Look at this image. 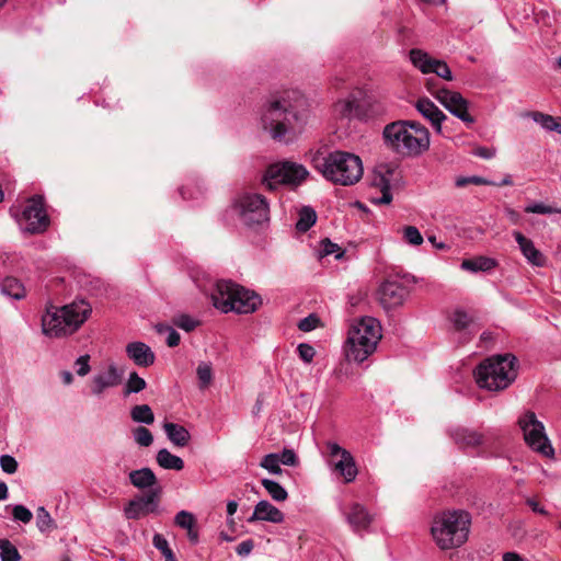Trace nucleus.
I'll return each mask as SVG.
<instances>
[{
    "label": "nucleus",
    "instance_id": "obj_1",
    "mask_svg": "<svg viewBox=\"0 0 561 561\" xmlns=\"http://www.w3.org/2000/svg\"><path fill=\"white\" fill-rule=\"evenodd\" d=\"M311 116L310 104L305 95L297 91H285L271 100L263 110L262 125L275 140L287 135L300 133Z\"/></svg>",
    "mask_w": 561,
    "mask_h": 561
},
{
    "label": "nucleus",
    "instance_id": "obj_2",
    "mask_svg": "<svg viewBox=\"0 0 561 561\" xmlns=\"http://www.w3.org/2000/svg\"><path fill=\"white\" fill-rule=\"evenodd\" d=\"M312 167L333 184L350 186L363 176L362 159L347 151L317 152L311 159Z\"/></svg>",
    "mask_w": 561,
    "mask_h": 561
},
{
    "label": "nucleus",
    "instance_id": "obj_3",
    "mask_svg": "<svg viewBox=\"0 0 561 561\" xmlns=\"http://www.w3.org/2000/svg\"><path fill=\"white\" fill-rule=\"evenodd\" d=\"M91 311V306L84 300L60 308L49 306L42 316V332L48 337L70 335L84 323Z\"/></svg>",
    "mask_w": 561,
    "mask_h": 561
},
{
    "label": "nucleus",
    "instance_id": "obj_4",
    "mask_svg": "<svg viewBox=\"0 0 561 561\" xmlns=\"http://www.w3.org/2000/svg\"><path fill=\"white\" fill-rule=\"evenodd\" d=\"M382 337V328L378 319L362 317L348 329L345 342V356L348 362L364 363L377 348Z\"/></svg>",
    "mask_w": 561,
    "mask_h": 561
},
{
    "label": "nucleus",
    "instance_id": "obj_5",
    "mask_svg": "<svg viewBox=\"0 0 561 561\" xmlns=\"http://www.w3.org/2000/svg\"><path fill=\"white\" fill-rule=\"evenodd\" d=\"M470 525L471 516L468 512L445 511L434 517L431 534L442 550L455 549L468 540Z\"/></svg>",
    "mask_w": 561,
    "mask_h": 561
},
{
    "label": "nucleus",
    "instance_id": "obj_6",
    "mask_svg": "<svg viewBox=\"0 0 561 561\" xmlns=\"http://www.w3.org/2000/svg\"><path fill=\"white\" fill-rule=\"evenodd\" d=\"M211 300L215 308L224 313H251L261 304L260 297L244 287L231 282L219 280L211 293Z\"/></svg>",
    "mask_w": 561,
    "mask_h": 561
},
{
    "label": "nucleus",
    "instance_id": "obj_7",
    "mask_svg": "<svg viewBox=\"0 0 561 561\" xmlns=\"http://www.w3.org/2000/svg\"><path fill=\"white\" fill-rule=\"evenodd\" d=\"M516 357L510 354L485 359L474 370V378L480 388L500 391L507 388L516 378Z\"/></svg>",
    "mask_w": 561,
    "mask_h": 561
},
{
    "label": "nucleus",
    "instance_id": "obj_8",
    "mask_svg": "<svg viewBox=\"0 0 561 561\" xmlns=\"http://www.w3.org/2000/svg\"><path fill=\"white\" fill-rule=\"evenodd\" d=\"M385 141L397 153L403 156H417L430 146L428 130H411L409 121H398L388 124L383 129Z\"/></svg>",
    "mask_w": 561,
    "mask_h": 561
},
{
    "label": "nucleus",
    "instance_id": "obj_9",
    "mask_svg": "<svg viewBox=\"0 0 561 561\" xmlns=\"http://www.w3.org/2000/svg\"><path fill=\"white\" fill-rule=\"evenodd\" d=\"M309 175V171L300 163L293 161H279L267 167L262 184L268 191H275L279 186L297 187L301 185Z\"/></svg>",
    "mask_w": 561,
    "mask_h": 561
},
{
    "label": "nucleus",
    "instance_id": "obj_10",
    "mask_svg": "<svg viewBox=\"0 0 561 561\" xmlns=\"http://www.w3.org/2000/svg\"><path fill=\"white\" fill-rule=\"evenodd\" d=\"M518 425L523 432L525 443L531 450L548 458L554 456V449L546 434L545 425L534 412H525L518 419Z\"/></svg>",
    "mask_w": 561,
    "mask_h": 561
},
{
    "label": "nucleus",
    "instance_id": "obj_11",
    "mask_svg": "<svg viewBox=\"0 0 561 561\" xmlns=\"http://www.w3.org/2000/svg\"><path fill=\"white\" fill-rule=\"evenodd\" d=\"M241 221L247 226L262 225L270 220V204L265 196L254 192H244L236 199Z\"/></svg>",
    "mask_w": 561,
    "mask_h": 561
},
{
    "label": "nucleus",
    "instance_id": "obj_12",
    "mask_svg": "<svg viewBox=\"0 0 561 561\" xmlns=\"http://www.w3.org/2000/svg\"><path fill=\"white\" fill-rule=\"evenodd\" d=\"M20 229L27 233H42L49 226V217L44 207V199L39 195L31 197L21 215L16 216Z\"/></svg>",
    "mask_w": 561,
    "mask_h": 561
},
{
    "label": "nucleus",
    "instance_id": "obj_13",
    "mask_svg": "<svg viewBox=\"0 0 561 561\" xmlns=\"http://www.w3.org/2000/svg\"><path fill=\"white\" fill-rule=\"evenodd\" d=\"M397 167L393 163H381L375 168L369 202L374 205H388L392 202L391 183Z\"/></svg>",
    "mask_w": 561,
    "mask_h": 561
},
{
    "label": "nucleus",
    "instance_id": "obj_14",
    "mask_svg": "<svg viewBox=\"0 0 561 561\" xmlns=\"http://www.w3.org/2000/svg\"><path fill=\"white\" fill-rule=\"evenodd\" d=\"M427 90L431 94L454 116L463 123L471 125L474 123L473 116L468 112L469 102L461 95L460 92L453 91L446 88L434 90L431 81L426 83Z\"/></svg>",
    "mask_w": 561,
    "mask_h": 561
},
{
    "label": "nucleus",
    "instance_id": "obj_15",
    "mask_svg": "<svg viewBox=\"0 0 561 561\" xmlns=\"http://www.w3.org/2000/svg\"><path fill=\"white\" fill-rule=\"evenodd\" d=\"M327 448L329 454L328 462L332 471L343 478L345 483L353 482L358 471L351 453L334 442H329Z\"/></svg>",
    "mask_w": 561,
    "mask_h": 561
},
{
    "label": "nucleus",
    "instance_id": "obj_16",
    "mask_svg": "<svg viewBox=\"0 0 561 561\" xmlns=\"http://www.w3.org/2000/svg\"><path fill=\"white\" fill-rule=\"evenodd\" d=\"M409 294V288L397 279H387L378 289L379 302L386 310L402 306Z\"/></svg>",
    "mask_w": 561,
    "mask_h": 561
},
{
    "label": "nucleus",
    "instance_id": "obj_17",
    "mask_svg": "<svg viewBox=\"0 0 561 561\" xmlns=\"http://www.w3.org/2000/svg\"><path fill=\"white\" fill-rule=\"evenodd\" d=\"M160 490H151L149 493L131 500L124 508V514L127 519H138L141 516L153 512L157 507V500Z\"/></svg>",
    "mask_w": 561,
    "mask_h": 561
},
{
    "label": "nucleus",
    "instance_id": "obj_18",
    "mask_svg": "<svg viewBox=\"0 0 561 561\" xmlns=\"http://www.w3.org/2000/svg\"><path fill=\"white\" fill-rule=\"evenodd\" d=\"M332 115L335 121L341 123H350L352 121H360V102L354 94L337 100L332 107Z\"/></svg>",
    "mask_w": 561,
    "mask_h": 561
},
{
    "label": "nucleus",
    "instance_id": "obj_19",
    "mask_svg": "<svg viewBox=\"0 0 561 561\" xmlns=\"http://www.w3.org/2000/svg\"><path fill=\"white\" fill-rule=\"evenodd\" d=\"M123 373L112 363L103 371L95 374L92 378L91 392L95 397H101L108 388L118 386L122 381Z\"/></svg>",
    "mask_w": 561,
    "mask_h": 561
},
{
    "label": "nucleus",
    "instance_id": "obj_20",
    "mask_svg": "<svg viewBox=\"0 0 561 561\" xmlns=\"http://www.w3.org/2000/svg\"><path fill=\"white\" fill-rule=\"evenodd\" d=\"M343 515L352 530L356 534L368 530L374 520L373 515L359 503L351 504L346 511H343Z\"/></svg>",
    "mask_w": 561,
    "mask_h": 561
},
{
    "label": "nucleus",
    "instance_id": "obj_21",
    "mask_svg": "<svg viewBox=\"0 0 561 561\" xmlns=\"http://www.w3.org/2000/svg\"><path fill=\"white\" fill-rule=\"evenodd\" d=\"M449 435L451 439L458 445L459 448L463 450L474 449L484 444L485 437L483 434L478 431L456 426L449 430Z\"/></svg>",
    "mask_w": 561,
    "mask_h": 561
},
{
    "label": "nucleus",
    "instance_id": "obj_22",
    "mask_svg": "<svg viewBox=\"0 0 561 561\" xmlns=\"http://www.w3.org/2000/svg\"><path fill=\"white\" fill-rule=\"evenodd\" d=\"M415 108L425 119L431 123L432 127L437 134L443 133L442 124L448 117L434 104V102L427 98L419 99L415 103Z\"/></svg>",
    "mask_w": 561,
    "mask_h": 561
},
{
    "label": "nucleus",
    "instance_id": "obj_23",
    "mask_svg": "<svg viewBox=\"0 0 561 561\" xmlns=\"http://www.w3.org/2000/svg\"><path fill=\"white\" fill-rule=\"evenodd\" d=\"M250 523L255 520L280 524L285 520L284 513L266 500H262L254 506L252 515L248 519Z\"/></svg>",
    "mask_w": 561,
    "mask_h": 561
},
{
    "label": "nucleus",
    "instance_id": "obj_24",
    "mask_svg": "<svg viewBox=\"0 0 561 561\" xmlns=\"http://www.w3.org/2000/svg\"><path fill=\"white\" fill-rule=\"evenodd\" d=\"M127 356L139 367H148L154 363L156 356L144 342H131L126 345Z\"/></svg>",
    "mask_w": 561,
    "mask_h": 561
},
{
    "label": "nucleus",
    "instance_id": "obj_25",
    "mask_svg": "<svg viewBox=\"0 0 561 561\" xmlns=\"http://www.w3.org/2000/svg\"><path fill=\"white\" fill-rule=\"evenodd\" d=\"M513 237L517 242L523 255L530 264L535 266H542L545 264V257L542 253L536 249L534 242L530 239L526 238L522 232L517 230L513 231Z\"/></svg>",
    "mask_w": 561,
    "mask_h": 561
},
{
    "label": "nucleus",
    "instance_id": "obj_26",
    "mask_svg": "<svg viewBox=\"0 0 561 561\" xmlns=\"http://www.w3.org/2000/svg\"><path fill=\"white\" fill-rule=\"evenodd\" d=\"M162 427L168 439L174 446L183 448L190 443L191 434L183 425L172 422H164Z\"/></svg>",
    "mask_w": 561,
    "mask_h": 561
},
{
    "label": "nucleus",
    "instance_id": "obj_27",
    "mask_svg": "<svg viewBox=\"0 0 561 561\" xmlns=\"http://www.w3.org/2000/svg\"><path fill=\"white\" fill-rule=\"evenodd\" d=\"M387 113L386 104L376 98L367 96L360 102V116L362 122H367L380 117Z\"/></svg>",
    "mask_w": 561,
    "mask_h": 561
},
{
    "label": "nucleus",
    "instance_id": "obj_28",
    "mask_svg": "<svg viewBox=\"0 0 561 561\" xmlns=\"http://www.w3.org/2000/svg\"><path fill=\"white\" fill-rule=\"evenodd\" d=\"M129 481L139 490L152 488L158 483L154 472L147 467L130 471Z\"/></svg>",
    "mask_w": 561,
    "mask_h": 561
},
{
    "label": "nucleus",
    "instance_id": "obj_29",
    "mask_svg": "<svg viewBox=\"0 0 561 561\" xmlns=\"http://www.w3.org/2000/svg\"><path fill=\"white\" fill-rule=\"evenodd\" d=\"M410 61L422 73H432L433 65L436 59L420 48H412L409 53Z\"/></svg>",
    "mask_w": 561,
    "mask_h": 561
},
{
    "label": "nucleus",
    "instance_id": "obj_30",
    "mask_svg": "<svg viewBox=\"0 0 561 561\" xmlns=\"http://www.w3.org/2000/svg\"><path fill=\"white\" fill-rule=\"evenodd\" d=\"M157 463L165 470L180 471L184 468V461L181 457L173 455L169 449L161 448L156 456Z\"/></svg>",
    "mask_w": 561,
    "mask_h": 561
},
{
    "label": "nucleus",
    "instance_id": "obj_31",
    "mask_svg": "<svg viewBox=\"0 0 561 561\" xmlns=\"http://www.w3.org/2000/svg\"><path fill=\"white\" fill-rule=\"evenodd\" d=\"M0 291L4 296L20 300L25 297L24 285L15 277H5L0 282Z\"/></svg>",
    "mask_w": 561,
    "mask_h": 561
},
{
    "label": "nucleus",
    "instance_id": "obj_32",
    "mask_svg": "<svg viewBox=\"0 0 561 561\" xmlns=\"http://www.w3.org/2000/svg\"><path fill=\"white\" fill-rule=\"evenodd\" d=\"M496 262L494 259L486 256H479L476 259L463 260L461 262V268L465 271H469L472 273L477 272H488L494 268Z\"/></svg>",
    "mask_w": 561,
    "mask_h": 561
},
{
    "label": "nucleus",
    "instance_id": "obj_33",
    "mask_svg": "<svg viewBox=\"0 0 561 561\" xmlns=\"http://www.w3.org/2000/svg\"><path fill=\"white\" fill-rule=\"evenodd\" d=\"M317 221L316 210L310 206H305L299 210L296 229L299 232H307Z\"/></svg>",
    "mask_w": 561,
    "mask_h": 561
},
{
    "label": "nucleus",
    "instance_id": "obj_34",
    "mask_svg": "<svg viewBox=\"0 0 561 561\" xmlns=\"http://www.w3.org/2000/svg\"><path fill=\"white\" fill-rule=\"evenodd\" d=\"M130 417L135 423L150 425L154 422V414L148 404H137L130 409Z\"/></svg>",
    "mask_w": 561,
    "mask_h": 561
},
{
    "label": "nucleus",
    "instance_id": "obj_35",
    "mask_svg": "<svg viewBox=\"0 0 561 561\" xmlns=\"http://www.w3.org/2000/svg\"><path fill=\"white\" fill-rule=\"evenodd\" d=\"M261 483L274 501L284 502L288 499V492L278 482L265 478Z\"/></svg>",
    "mask_w": 561,
    "mask_h": 561
},
{
    "label": "nucleus",
    "instance_id": "obj_36",
    "mask_svg": "<svg viewBox=\"0 0 561 561\" xmlns=\"http://www.w3.org/2000/svg\"><path fill=\"white\" fill-rule=\"evenodd\" d=\"M533 119L538 125H540L543 129L549 130V131H557V133L561 134V119L560 118H556L548 114L535 112L533 114Z\"/></svg>",
    "mask_w": 561,
    "mask_h": 561
},
{
    "label": "nucleus",
    "instance_id": "obj_37",
    "mask_svg": "<svg viewBox=\"0 0 561 561\" xmlns=\"http://www.w3.org/2000/svg\"><path fill=\"white\" fill-rule=\"evenodd\" d=\"M36 526L41 533H49L56 528V524L44 506L36 511Z\"/></svg>",
    "mask_w": 561,
    "mask_h": 561
},
{
    "label": "nucleus",
    "instance_id": "obj_38",
    "mask_svg": "<svg viewBox=\"0 0 561 561\" xmlns=\"http://www.w3.org/2000/svg\"><path fill=\"white\" fill-rule=\"evenodd\" d=\"M147 387V382L136 371L129 374L128 379L124 387V396L131 393H139Z\"/></svg>",
    "mask_w": 561,
    "mask_h": 561
},
{
    "label": "nucleus",
    "instance_id": "obj_39",
    "mask_svg": "<svg viewBox=\"0 0 561 561\" xmlns=\"http://www.w3.org/2000/svg\"><path fill=\"white\" fill-rule=\"evenodd\" d=\"M1 561H20L21 554L16 547L8 539H0Z\"/></svg>",
    "mask_w": 561,
    "mask_h": 561
},
{
    "label": "nucleus",
    "instance_id": "obj_40",
    "mask_svg": "<svg viewBox=\"0 0 561 561\" xmlns=\"http://www.w3.org/2000/svg\"><path fill=\"white\" fill-rule=\"evenodd\" d=\"M199 381V388L205 389L213 380V368L210 363L202 362L196 369Z\"/></svg>",
    "mask_w": 561,
    "mask_h": 561
},
{
    "label": "nucleus",
    "instance_id": "obj_41",
    "mask_svg": "<svg viewBox=\"0 0 561 561\" xmlns=\"http://www.w3.org/2000/svg\"><path fill=\"white\" fill-rule=\"evenodd\" d=\"M134 440L140 447H149L153 443V436L151 432L145 426H138L133 430Z\"/></svg>",
    "mask_w": 561,
    "mask_h": 561
},
{
    "label": "nucleus",
    "instance_id": "obj_42",
    "mask_svg": "<svg viewBox=\"0 0 561 561\" xmlns=\"http://www.w3.org/2000/svg\"><path fill=\"white\" fill-rule=\"evenodd\" d=\"M260 466L273 474H280L283 472L278 456L274 453L264 456L260 462Z\"/></svg>",
    "mask_w": 561,
    "mask_h": 561
},
{
    "label": "nucleus",
    "instance_id": "obj_43",
    "mask_svg": "<svg viewBox=\"0 0 561 561\" xmlns=\"http://www.w3.org/2000/svg\"><path fill=\"white\" fill-rule=\"evenodd\" d=\"M525 211L528 214H541V215H551V214H560L561 210L552 205H546L541 202H535L528 204L525 207Z\"/></svg>",
    "mask_w": 561,
    "mask_h": 561
},
{
    "label": "nucleus",
    "instance_id": "obj_44",
    "mask_svg": "<svg viewBox=\"0 0 561 561\" xmlns=\"http://www.w3.org/2000/svg\"><path fill=\"white\" fill-rule=\"evenodd\" d=\"M153 546L157 548L163 557L165 558V561H176L174 553L169 547L168 540L160 534H156L153 536Z\"/></svg>",
    "mask_w": 561,
    "mask_h": 561
},
{
    "label": "nucleus",
    "instance_id": "obj_45",
    "mask_svg": "<svg viewBox=\"0 0 561 561\" xmlns=\"http://www.w3.org/2000/svg\"><path fill=\"white\" fill-rule=\"evenodd\" d=\"M450 320L456 331H463L468 329L471 323V318L468 313L459 309L453 313Z\"/></svg>",
    "mask_w": 561,
    "mask_h": 561
},
{
    "label": "nucleus",
    "instance_id": "obj_46",
    "mask_svg": "<svg viewBox=\"0 0 561 561\" xmlns=\"http://www.w3.org/2000/svg\"><path fill=\"white\" fill-rule=\"evenodd\" d=\"M173 323L186 332L193 331L199 324L193 317L184 313L174 317Z\"/></svg>",
    "mask_w": 561,
    "mask_h": 561
},
{
    "label": "nucleus",
    "instance_id": "obj_47",
    "mask_svg": "<svg viewBox=\"0 0 561 561\" xmlns=\"http://www.w3.org/2000/svg\"><path fill=\"white\" fill-rule=\"evenodd\" d=\"M403 238L411 245H421L424 241L420 230L414 226L403 228Z\"/></svg>",
    "mask_w": 561,
    "mask_h": 561
},
{
    "label": "nucleus",
    "instance_id": "obj_48",
    "mask_svg": "<svg viewBox=\"0 0 561 561\" xmlns=\"http://www.w3.org/2000/svg\"><path fill=\"white\" fill-rule=\"evenodd\" d=\"M174 523L176 526L187 529L192 528V526H195V517L192 513L187 511H180L174 518Z\"/></svg>",
    "mask_w": 561,
    "mask_h": 561
},
{
    "label": "nucleus",
    "instance_id": "obj_49",
    "mask_svg": "<svg viewBox=\"0 0 561 561\" xmlns=\"http://www.w3.org/2000/svg\"><path fill=\"white\" fill-rule=\"evenodd\" d=\"M433 62H434V65H433V68H432L433 69L432 73H435L439 78L445 79L447 81H453L454 80V76L451 73V70H450V68L448 67V65L445 61L436 59Z\"/></svg>",
    "mask_w": 561,
    "mask_h": 561
},
{
    "label": "nucleus",
    "instance_id": "obj_50",
    "mask_svg": "<svg viewBox=\"0 0 561 561\" xmlns=\"http://www.w3.org/2000/svg\"><path fill=\"white\" fill-rule=\"evenodd\" d=\"M12 515L14 520L21 522L23 524H28L33 518L32 512L22 504H16L13 506Z\"/></svg>",
    "mask_w": 561,
    "mask_h": 561
},
{
    "label": "nucleus",
    "instance_id": "obj_51",
    "mask_svg": "<svg viewBox=\"0 0 561 561\" xmlns=\"http://www.w3.org/2000/svg\"><path fill=\"white\" fill-rule=\"evenodd\" d=\"M320 252L323 256L334 254L336 259H341L344 254L341 248L329 239H324L321 241Z\"/></svg>",
    "mask_w": 561,
    "mask_h": 561
},
{
    "label": "nucleus",
    "instance_id": "obj_52",
    "mask_svg": "<svg viewBox=\"0 0 561 561\" xmlns=\"http://www.w3.org/2000/svg\"><path fill=\"white\" fill-rule=\"evenodd\" d=\"M297 352H298L300 359L306 364L312 363V360L316 356L314 347L308 343L298 344Z\"/></svg>",
    "mask_w": 561,
    "mask_h": 561
},
{
    "label": "nucleus",
    "instance_id": "obj_53",
    "mask_svg": "<svg viewBox=\"0 0 561 561\" xmlns=\"http://www.w3.org/2000/svg\"><path fill=\"white\" fill-rule=\"evenodd\" d=\"M0 467L3 472L13 474L16 472L19 463L16 459L11 455H2L0 457Z\"/></svg>",
    "mask_w": 561,
    "mask_h": 561
},
{
    "label": "nucleus",
    "instance_id": "obj_54",
    "mask_svg": "<svg viewBox=\"0 0 561 561\" xmlns=\"http://www.w3.org/2000/svg\"><path fill=\"white\" fill-rule=\"evenodd\" d=\"M89 362H90V356L88 354L81 355L77 358L75 366H76V371L79 376L83 377L90 373L91 367H90Z\"/></svg>",
    "mask_w": 561,
    "mask_h": 561
},
{
    "label": "nucleus",
    "instance_id": "obj_55",
    "mask_svg": "<svg viewBox=\"0 0 561 561\" xmlns=\"http://www.w3.org/2000/svg\"><path fill=\"white\" fill-rule=\"evenodd\" d=\"M280 465L296 466L298 463L297 455L291 449H283L282 453H276Z\"/></svg>",
    "mask_w": 561,
    "mask_h": 561
},
{
    "label": "nucleus",
    "instance_id": "obj_56",
    "mask_svg": "<svg viewBox=\"0 0 561 561\" xmlns=\"http://www.w3.org/2000/svg\"><path fill=\"white\" fill-rule=\"evenodd\" d=\"M158 331L160 333H162V332H167L168 333V335H167V344H168V346L175 347V346L179 345L181 337H180V334L173 328L160 325L158 328Z\"/></svg>",
    "mask_w": 561,
    "mask_h": 561
},
{
    "label": "nucleus",
    "instance_id": "obj_57",
    "mask_svg": "<svg viewBox=\"0 0 561 561\" xmlns=\"http://www.w3.org/2000/svg\"><path fill=\"white\" fill-rule=\"evenodd\" d=\"M318 323L319 318L314 314H310L299 321L298 328L304 332H310L318 327Z\"/></svg>",
    "mask_w": 561,
    "mask_h": 561
},
{
    "label": "nucleus",
    "instance_id": "obj_58",
    "mask_svg": "<svg viewBox=\"0 0 561 561\" xmlns=\"http://www.w3.org/2000/svg\"><path fill=\"white\" fill-rule=\"evenodd\" d=\"M253 541L248 539V540H243L242 542H240L237 548H236V552L241 556V557H247L251 553V551L253 550Z\"/></svg>",
    "mask_w": 561,
    "mask_h": 561
},
{
    "label": "nucleus",
    "instance_id": "obj_59",
    "mask_svg": "<svg viewBox=\"0 0 561 561\" xmlns=\"http://www.w3.org/2000/svg\"><path fill=\"white\" fill-rule=\"evenodd\" d=\"M495 149L488 147H478L474 149L473 154L482 159H492L495 157Z\"/></svg>",
    "mask_w": 561,
    "mask_h": 561
},
{
    "label": "nucleus",
    "instance_id": "obj_60",
    "mask_svg": "<svg viewBox=\"0 0 561 561\" xmlns=\"http://www.w3.org/2000/svg\"><path fill=\"white\" fill-rule=\"evenodd\" d=\"M504 214H505V217L508 219V221L511 224H513V225H519L520 224L522 215L517 210H515V209H513L511 207H505Z\"/></svg>",
    "mask_w": 561,
    "mask_h": 561
},
{
    "label": "nucleus",
    "instance_id": "obj_61",
    "mask_svg": "<svg viewBox=\"0 0 561 561\" xmlns=\"http://www.w3.org/2000/svg\"><path fill=\"white\" fill-rule=\"evenodd\" d=\"M527 505L531 508L533 512L538 513L540 515H548V511L539 505V503L534 499H528L526 501Z\"/></svg>",
    "mask_w": 561,
    "mask_h": 561
},
{
    "label": "nucleus",
    "instance_id": "obj_62",
    "mask_svg": "<svg viewBox=\"0 0 561 561\" xmlns=\"http://www.w3.org/2000/svg\"><path fill=\"white\" fill-rule=\"evenodd\" d=\"M9 260V254L7 252L0 251V275L7 272Z\"/></svg>",
    "mask_w": 561,
    "mask_h": 561
},
{
    "label": "nucleus",
    "instance_id": "obj_63",
    "mask_svg": "<svg viewBox=\"0 0 561 561\" xmlns=\"http://www.w3.org/2000/svg\"><path fill=\"white\" fill-rule=\"evenodd\" d=\"M180 194L182 195V197L184 199H194V198H197L198 195H202V190L198 187L196 190V194H193V193H188L187 188L183 186L180 188Z\"/></svg>",
    "mask_w": 561,
    "mask_h": 561
},
{
    "label": "nucleus",
    "instance_id": "obj_64",
    "mask_svg": "<svg viewBox=\"0 0 561 561\" xmlns=\"http://www.w3.org/2000/svg\"><path fill=\"white\" fill-rule=\"evenodd\" d=\"M503 561H524V559L518 553L510 551L503 554Z\"/></svg>",
    "mask_w": 561,
    "mask_h": 561
}]
</instances>
